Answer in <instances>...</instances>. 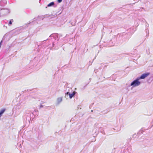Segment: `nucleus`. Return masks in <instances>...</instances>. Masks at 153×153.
I'll return each mask as SVG.
<instances>
[{
	"label": "nucleus",
	"mask_w": 153,
	"mask_h": 153,
	"mask_svg": "<svg viewBox=\"0 0 153 153\" xmlns=\"http://www.w3.org/2000/svg\"><path fill=\"white\" fill-rule=\"evenodd\" d=\"M43 107V105H40V108H42Z\"/></svg>",
	"instance_id": "obj_9"
},
{
	"label": "nucleus",
	"mask_w": 153,
	"mask_h": 153,
	"mask_svg": "<svg viewBox=\"0 0 153 153\" xmlns=\"http://www.w3.org/2000/svg\"><path fill=\"white\" fill-rule=\"evenodd\" d=\"M69 92H68L66 93V94H68L69 95Z\"/></svg>",
	"instance_id": "obj_10"
},
{
	"label": "nucleus",
	"mask_w": 153,
	"mask_h": 153,
	"mask_svg": "<svg viewBox=\"0 0 153 153\" xmlns=\"http://www.w3.org/2000/svg\"><path fill=\"white\" fill-rule=\"evenodd\" d=\"M139 79L134 80L131 83V85H133V86L135 87L139 85L140 82L139 81Z\"/></svg>",
	"instance_id": "obj_1"
},
{
	"label": "nucleus",
	"mask_w": 153,
	"mask_h": 153,
	"mask_svg": "<svg viewBox=\"0 0 153 153\" xmlns=\"http://www.w3.org/2000/svg\"><path fill=\"white\" fill-rule=\"evenodd\" d=\"M54 5V3L53 2H52L50 3L48 5V7H50Z\"/></svg>",
	"instance_id": "obj_5"
},
{
	"label": "nucleus",
	"mask_w": 153,
	"mask_h": 153,
	"mask_svg": "<svg viewBox=\"0 0 153 153\" xmlns=\"http://www.w3.org/2000/svg\"><path fill=\"white\" fill-rule=\"evenodd\" d=\"M149 74V73H147L145 74H143L139 78V79H144Z\"/></svg>",
	"instance_id": "obj_2"
},
{
	"label": "nucleus",
	"mask_w": 153,
	"mask_h": 153,
	"mask_svg": "<svg viewBox=\"0 0 153 153\" xmlns=\"http://www.w3.org/2000/svg\"><path fill=\"white\" fill-rule=\"evenodd\" d=\"M75 94V91H74L72 94H69V97L70 98H71Z\"/></svg>",
	"instance_id": "obj_3"
},
{
	"label": "nucleus",
	"mask_w": 153,
	"mask_h": 153,
	"mask_svg": "<svg viewBox=\"0 0 153 153\" xmlns=\"http://www.w3.org/2000/svg\"><path fill=\"white\" fill-rule=\"evenodd\" d=\"M58 101L59 102H60L62 100V98H59L58 99Z\"/></svg>",
	"instance_id": "obj_6"
},
{
	"label": "nucleus",
	"mask_w": 153,
	"mask_h": 153,
	"mask_svg": "<svg viewBox=\"0 0 153 153\" xmlns=\"http://www.w3.org/2000/svg\"><path fill=\"white\" fill-rule=\"evenodd\" d=\"M12 24V22H11V21L10 20V22H9V25H11Z\"/></svg>",
	"instance_id": "obj_7"
},
{
	"label": "nucleus",
	"mask_w": 153,
	"mask_h": 153,
	"mask_svg": "<svg viewBox=\"0 0 153 153\" xmlns=\"http://www.w3.org/2000/svg\"><path fill=\"white\" fill-rule=\"evenodd\" d=\"M62 0H58V1L59 3H60L62 2Z\"/></svg>",
	"instance_id": "obj_8"
},
{
	"label": "nucleus",
	"mask_w": 153,
	"mask_h": 153,
	"mask_svg": "<svg viewBox=\"0 0 153 153\" xmlns=\"http://www.w3.org/2000/svg\"><path fill=\"white\" fill-rule=\"evenodd\" d=\"M5 109H2L0 112V117L2 115V114L5 111Z\"/></svg>",
	"instance_id": "obj_4"
}]
</instances>
